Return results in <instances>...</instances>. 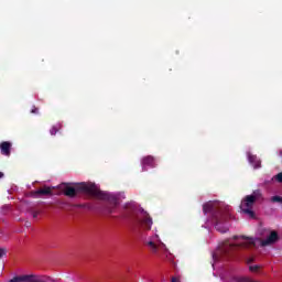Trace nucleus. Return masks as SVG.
Returning a JSON list of instances; mask_svg holds the SVG:
<instances>
[{"label": "nucleus", "instance_id": "nucleus-1", "mask_svg": "<svg viewBox=\"0 0 282 282\" xmlns=\"http://www.w3.org/2000/svg\"><path fill=\"white\" fill-rule=\"evenodd\" d=\"M62 191H64V195L66 197H75L78 193H86L87 195H91V197H97V199H104L106 202H112V207H107V213H113V208L118 206V199L111 196V194L100 191L98 186L94 183H80L76 185V187L69 186V184H62Z\"/></svg>", "mask_w": 282, "mask_h": 282}, {"label": "nucleus", "instance_id": "nucleus-2", "mask_svg": "<svg viewBox=\"0 0 282 282\" xmlns=\"http://www.w3.org/2000/svg\"><path fill=\"white\" fill-rule=\"evenodd\" d=\"M203 213L208 215L212 213L213 223L218 232H228V219H230V207L213 208L212 203L203 205Z\"/></svg>", "mask_w": 282, "mask_h": 282}, {"label": "nucleus", "instance_id": "nucleus-3", "mask_svg": "<svg viewBox=\"0 0 282 282\" xmlns=\"http://www.w3.org/2000/svg\"><path fill=\"white\" fill-rule=\"evenodd\" d=\"M234 239H243L245 241L239 243H230V240H225L217 251V254H220V257H228L230 252H234V250H237V248H254L256 242L254 238L247 237L245 235L242 236H234Z\"/></svg>", "mask_w": 282, "mask_h": 282}, {"label": "nucleus", "instance_id": "nucleus-4", "mask_svg": "<svg viewBox=\"0 0 282 282\" xmlns=\"http://www.w3.org/2000/svg\"><path fill=\"white\" fill-rule=\"evenodd\" d=\"M261 199H263V194L261 193V189H256L252 192L251 195L245 196V198L241 200L240 209L253 208L254 204H257V202H261Z\"/></svg>", "mask_w": 282, "mask_h": 282}, {"label": "nucleus", "instance_id": "nucleus-5", "mask_svg": "<svg viewBox=\"0 0 282 282\" xmlns=\"http://www.w3.org/2000/svg\"><path fill=\"white\" fill-rule=\"evenodd\" d=\"M137 224L141 228H144V230H151V226H153V219H151V216L145 213L143 215V218L137 219Z\"/></svg>", "mask_w": 282, "mask_h": 282}, {"label": "nucleus", "instance_id": "nucleus-6", "mask_svg": "<svg viewBox=\"0 0 282 282\" xmlns=\"http://www.w3.org/2000/svg\"><path fill=\"white\" fill-rule=\"evenodd\" d=\"M276 241H279V232L271 231L268 238L261 241V246H272V243H276Z\"/></svg>", "mask_w": 282, "mask_h": 282}, {"label": "nucleus", "instance_id": "nucleus-7", "mask_svg": "<svg viewBox=\"0 0 282 282\" xmlns=\"http://www.w3.org/2000/svg\"><path fill=\"white\" fill-rule=\"evenodd\" d=\"M0 151L2 155H7L9 158L12 151V143L10 141H3L0 143Z\"/></svg>", "mask_w": 282, "mask_h": 282}, {"label": "nucleus", "instance_id": "nucleus-8", "mask_svg": "<svg viewBox=\"0 0 282 282\" xmlns=\"http://www.w3.org/2000/svg\"><path fill=\"white\" fill-rule=\"evenodd\" d=\"M142 166H143V171H147V166H150V169L155 167V159L151 155L144 156L142 159Z\"/></svg>", "mask_w": 282, "mask_h": 282}, {"label": "nucleus", "instance_id": "nucleus-9", "mask_svg": "<svg viewBox=\"0 0 282 282\" xmlns=\"http://www.w3.org/2000/svg\"><path fill=\"white\" fill-rule=\"evenodd\" d=\"M249 163L253 165V169H261V160L257 155L249 153L248 154Z\"/></svg>", "mask_w": 282, "mask_h": 282}, {"label": "nucleus", "instance_id": "nucleus-10", "mask_svg": "<svg viewBox=\"0 0 282 282\" xmlns=\"http://www.w3.org/2000/svg\"><path fill=\"white\" fill-rule=\"evenodd\" d=\"M145 246H148V248L151 250V252H153L154 254L158 252V250L160 249V246H164V243L160 242L159 245L155 243V241L153 240H149Z\"/></svg>", "mask_w": 282, "mask_h": 282}, {"label": "nucleus", "instance_id": "nucleus-11", "mask_svg": "<svg viewBox=\"0 0 282 282\" xmlns=\"http://www.w3.org/2000/svg\"><path fill=\"white\" fill-rule=\"evenodd\" d=\"M33 195H37V196L52 195V188L44 186L43 188H40L33 192Z\"/></svg>", "mask_w": 282, "mask_h": 282}, {"label": "nucleus", "instance_id": "nucleus-12", "mask_svg": "<svg viewBox=\"0 0 282 282\" xmlns=\"http://www.w3.org/2000/svg\"><path fill=\"white\" fill-rule=\"evenodd\" d=\"M29 282H47L45 275H29Z\"/></svg>", "mask_w": 282, "mask_h": 282}, {"label": "nucleus", "instance_id": "nucleus-13", "mask_svg": "<svg viewBox=\"0 0 282 282\" xmlns=\"http://www.w3.org/2000/svg\"><path fill=\"white\" fill-rule=\"evenodd\" d=\"M58 131H61V124H55L51 128L50 133H51V135H56V133H58Z\"/></svg>", "mask_w": 282, "mask_h": 282}, {"label": "nucleus", "instance_id": "nucleus-14", "mask_svg": "<svg viewBox=\"0 0 282 282\" xmlns=\"http://www.w3.org/2000/svg\"><path fill=\"white\" fill-rule=\"evenodd\" d=\"M241 210L242 213H245V215H249L251 219H254V212L252 210V208H243Z\"/></svg>", "mask_w": 282, "mask_h": 282}, {"label": "nucleus", "instance_id": "nucleus-15", "mask_svg": "<svg viewBox=\"0 0 282 282\" xmlns=\"http://www.w3.org/2000/svg\"><path fill=\"white\" fill-rule=\"evenodd\" d=\"M275 180H276V182H279L280 184H282V172H280V173H278V174L275 175Z\"/></svg>", "mask_w": 282, "mask_h": 282}, {"label": "nucleus", "instance_id": "nucleus-16", "mask_svg": "<svg viewBox=\"0 0 282 282\" xmlns=\"http://www.w3.org/2000/svg\"><path fill=\"white\" fill-rule=\"evenodd\" d=\"M271 202H280L282 204V197L281 196H273L271 198Z\"/></svg>", "mask_w": 282, "mask_h": 282}, {"label": "nucleus", "instance_id": "nucleus-17", "mask_svg": "<svg viewBox=\"0 0 282 282\" xmlns=\"http://www.w3.org/2000/svg\"><path fill=\"white\" fill-rule=\"evenodd\" d=\"M249 270L250 272H257L259 270V265H251Z\"/></svg>", "mask_w": 282, "mask_h": 282}, {"label": "nucleus", "instance_id": "nucleus-18", "mask_svg": "<svg viewBox=\"0 0 282 282\" xmlns=\"http://www.w3.org/2000/svg\"><path fill=\"white\" fill-rule=\"evenodd\" d=\"M31 113H39V108H36V106H33V108L31 109Z\"/></svg>", "mask_w": 282, "mask_h": 282}, {"label": "nucleus", "instance_id": "nucleus-19", "mask_svg": "<svg viewBox=\"0 0 282 282\" xmlns=\"http://www.w3.org/2000/svg\"><path fill=\"white\" fill-rule=\"evenodd\" d=\"M2 257H6V249H1V248H0V259H1Z\"/></svg>", "mask_w": 282, "mask_h": 282}, {"label": "nucleus", "instance_id": "nucleus-20", "mask_svg": "<svg viewBox=\"0 0 282 282\" xmlns=\"http://www.w3.org/2000/svg\"><path fill=\"white\" fill-rule=\"evenodd\" d=\"M32 216H33V219H36V217H39V212H33Z\"/></svg>", "mask_w": 282, "mask_h": 282}, {"label": "nucleus", "instance_id": "nucleus-21", "mask_svg": "<svg viewBox=\"0 0 282 282\" xmlns=\"http://www.w3.org/2000/svg\"><path fill=\"white\" fill-rule=\"evenodd\" d=\"M172 282H180L177 278H172Z\"/></svg>", "mask_w": 282, "mask_h": 282}, {"label": "nucleus", "instance_id": "nucleus-22", "mask_svg": "<svg viewBox=\"0 0 282 282\" xmlns=\"http://www.w3.org/2000/svg\"><path fill=\"white\" fill-rule=\"evenodd\" d=\"M254 261L252 258L248 260V263H252Z\"/></svg>", "mask_w": 282, "mask_h": 282}, {"label": "nucleus", "instance_id": "nucleus-23", "mask_svg": "<svg viewBox=\"0 0 282 282\" xmlns=\"http://www.w3.org/2000/svg\"><path fill=\"white\" fill-rule=\"evenodd\" d=\"M1 177H3V172H0V180H1Z\"/></svg>", "mask_w": 282, "mask_h": 282}]
</instances>
